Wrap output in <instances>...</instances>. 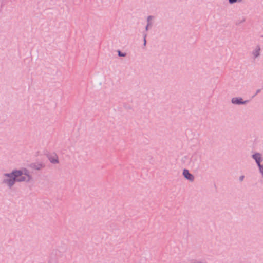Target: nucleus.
<instances>
[{
  "label": "nucleus",
  "instance_id": "f257e3e1",
  "mask_svg": "<svg viewBox=\"0 0 263 263\" xmlns=\"http://www.w3.org/2000/svg\"><path fill=\"white\" fill-rule=\"evenodd\" d=\"M5 176L7 177L4 180L3 182L8 185L10 187H11L14 184L15 181L21 182L26 180V177L23 176V172L21 171H14L10 174H5ZM30 179L29 176H28V179Z\"/></svg>",
  "mask_w": 263,
  "mask_h": 263
},
{
  "label": "nucleus",
  "instance_id": "f03ea898",
  "mask_svg": "<svg viewBox=\"0 0 263 263\" xmlns=\"http://www.w3.org/2000/svg\"><path fill=\"white\" fill-rule=\"evenodd\" d=\"M183 175L184 176V177L187 180L191 181H193L194 180V176L191 174L189 170H186V169H184L183 171Z\"/></svg>",
  "mask_w": 263,
  "mask_h": 263
},
{
  "label": "nucleus",
  "instance_id": "7ed1b4c3",
  "mask_svg": "<svg viewBox=\"0 0 263 263\" xmlns=\"http://www.w3.org/2000/svg\"><path fill=\"white\" fill-rule=\"evenodd\" d=\"M232 102L233 104H243L245 102L242 101V99L240 98H233L232 99Z\"/></svg>",
  "mask_w": 263,
  "mask_h": 263
},
{
  "label": "nucleus",
  "instance_id": "20e7f679",
  "mask_svg": "<svg viewBox=\"0 0 263 263\" xmlns=\"http://www.w3.org/2000/svg\"><path fill=\"white\" fill-rule=\"evenodd\" d=\"M253 158L255 159L257 165L260 164L261 157L259 153H256L253 155Z\"/></svg>",
  "mask_w": 263,
  "mask_h": 263
},
{
  "label": "nucleus",
  "instance_id": "39448f33",
  "mask_svg": "<svg viewBox=\"0 0 263 263\" xmlns=\"http://www.w3.org/2000/svg\"><path fill=\"white\" fill-rule=\"evenodd\" d=\"M31 167L33 169L39 170L43 167V165L41 164L32 163L31 164Z\"/></svg>",
  "mask_w": 263,
  "mask_h": 263
},
{
  "label": "nucleus",
  "instance_id": "423d86ee",
  "mask_svg": "<svg viewBox=\"0 0 263 263\" xmlns=\"http://www.w3.org/2000/svg\"><path fill=\"white\" fill-rule=\"evenodd\" d=\"M259 50H260V48H258V49H256L254 52H253V54L254 55V57L256 58L257 57H258L259 54Z\"/></svg>",
  "mask_w": 263,
  "mask_h": 263
},
{
  "label": "nucleus",
  "instance_id": "0eeeda50",
  "mask_svg": "<svg viewBox=\"0 0 263 263\" xmlns=\"http://www.w3.org/2000/svg\"><path fill=\"white\" fill-rule=\"evenodd\" d=\"M50 162L52 163H58V158H50L49 159Z\"/></svg>",
  "mask_w": 263,
  "mask_h": 263
},
{
  "label": "nucleus",
  "instance_id": "6e6552de",
  "mask_svg": "<svg viewBox=\"0 0 263 263\" xmlns=\"http://www.w3.org/2000/svg\"><path fill=\"white\" fill-rule=\"evenodd\" d=\"M118 54L119 57H125L126 55L125 53H122L120 50L118 51Z\"/></svg>",
  "mask_w": 263,
  "mask_h": 263
},
{
  "label": "nucleus",
  "instance_id": "1a4fd4ad",
  "mask_svg": "<svg viewBox=\"0 0 263 263\" xmlns=\"http://www.w3.org/2000/svg\"><path fill=\"white\" fill-rule=\"evenodd\" d=\"M260 172L261 173L262 176H263V165H261L260 164L258 165Z\"/></svg>",
  "mask_w": 263,
  "mask_h": 263
},
{
  "label": "nucleus",
  "instance_id": "9d476101",
  "mask_svg": "<svg viewBox=\"0 0 263 263\" xmlns=\"http://www.w3.org/2000/svg\"><path fill=\"white\" fill-rule=\"evenodd\" d=\"M152 18H153V16H148V17H147V22H149V21L152 19Z\"/></svg>",
  "mask_w": 263,
  "mask_h": 263
},
{
  "label": "nucleus",
  "instance_id": "9b49d317",
  "mask_svg": "<svg viewBox=\"0 0 263 263\" xmlns=\"http://www.w3.org/2000/svg\"><path fill=\"white\" fill-rule=\"evenodd\" d=\"M243 178H244V176H240V177H239V180H240V181H243Z\"/></svg>",
  "mask_w": 263,
  "mask_h": 263
},
{
  "label": "nucleus",
  "instance_id": "f8f14e48",
  "mask_svg": "<svg viewBox=\"0 0 263 263\" xmlns=\"http://www.w3.org/2000/svg\"><path fill=\"white\" fill-rule=\"evenodd\" d=\"M146 35H145L144 36V45H146Z\"/></svg>",
  "mask_w": 263,
  "mask_h": 263
},
{
  "label": "nucleus",
  "instance_id": "ddd939ff",
  "mask_svg": "<svg viewBox=\"0 0 263 263\" xmlns=\"http://www.w3.org/2000/svg\"><path fill=\"white\" fill-rule=\"evenodd\" d=\"M149 25V23H148V24H147V26L146 27V30L148 29V27Z\"/></svg>",
  "mask_w": 263,
  "mask_h": 263
},
{
  "label": "nucleus",
  "instance_id": "4468645a",
  "mask_svg": "<svg viewBox=\"0 0 263 263\" xmlns=\"http://www.w3.org/2000/svg\"><path fill=\"white\" fill-rule=\"evenodd\" d=\"M260 91V89H258L257 90L256 93H259Z\"/></svg>",
  "mask_w": 263,
  "mask_h": 263
}]
</instances>
